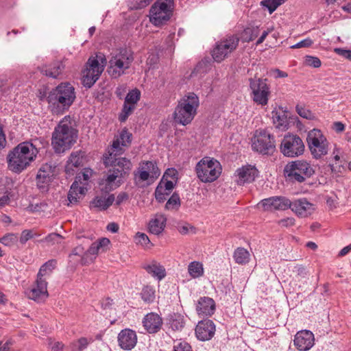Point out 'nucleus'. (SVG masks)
<instances>
[{
  "label": "nucleus",
  "instance_id": "nucleus-1",
  "mask_svg": "<svg viewBox=\"0 0 351 351\" xmlns=\"http://www.w3.org/2000/svg\"><path fill=\"white\" fill-rule=\"evenodd\" d=\"M103 160L106 167H112L108 169L106 176L99 182L101 191L108 193L118 188L123 182V178L130 173L132 165L130 160L125 157L114 158V157L104 156Z\"/></svg>",
  "mask_w": 351,
  "mask_h": 351
},
{
  "label": "nucleus",
  "instance_id": "nucleus-2",
  "mask_svg": "<svg viewBox=\"0 0 351 351\" xmlns=\"http://www.w3.org/2000/svg\"><path fill=\"white\" fill-rule=\"evenodd\" d=\"M38 154V149L36 143L32 141L19 143L7 156L8 169L16 173L22 172L36 159Z\"/></svg>",
  "mask_w": 351,
  "mask_h": 351
},
{
  "label": "nucleus",
  "instance_id": "nucleus-3",
  "mask_svg": "<svg viewBox=\"0 0 351 351\" xmlns=\"http://www.w3.org/2000/svg\"><path fill=\"white\" fill-rule=\"evenodd\" d=\"M75 97L74 87L68 82H62L49 93L47 100L53 114H62L69 110Z\"/></svg>",
  "mask_w": 351,
  "mask_h": 351
},
{
  "label": "nucleus",
  "instance_id": "nucleus-4",
  "mask_svg": "<svg viewBox=\"0 0 351 351\" xmlns=\"http://www.w3.org/2000/svg\"><path fill=\"white\" fill-rule=\"evenodd\" d=\"M77 131L73 128L69 116L64 117L55 128L51 144L56 153L69 149L76 142Z\"/></svg>",
  "mask_w": 351,
  "mask_h": 351
},
{
  "label": "nucleus",
  "instance_id": "nucleus-5",
  "mask_svg": "<svg viewBox=\"0 0 351 351\" xmlns=\"http://www.w3.org/2000/svg\"><path fill=\"white\" fill-rule=\"evenodd\" d=\"M199 97L193 93L184 96L178 102L173 112L174 121L182 125L189 124L197 114Z\"/></svg>",
  "mask_w": 351,
  "mask_h": 351
},
{
  "label": "nucleus",
  "instance_id": "nucleus-6",
  "mask_svg": "<svg viewBox=\"0 0 351 351\" xmlns=\"http://www.w3.org/2000/svg\"><path fill=\"white\" fill-rule=\"evenodd\" d=\"M134 60L132 53L125 48L119 49L110 53L108 72L113 78L122 75L130 68Z\"/></svg>",
  "mask_w": 351,
  "mask_h": 351
},
{
  "label": "nucleus",
  "instance_id": "nucleus-7",
  "mask_svg": "<svg viewBox=\"0 0 351 351\" xmlns=\"http://www.w3.org/2000/svg\"><path fill=\"white\" fill-rule=\"evenodd\" d=\"M221 170L220 162L210 157L202 158L195 166L197 178L205 183L213 182L216 180L221 175Z\"/></svg>",
  "mask_w": 351,
  "mask_h": 351
},
{
  "label": "nucleus",
  "instance_id": "nucleus-8",
  "mask_svg": "<svg viewBox=\"0 0 351 351\" xmlns=\"http://www.w3.org/2000/svg\"><path fill=\"white\" fill-rule=\"evenodd\" d=\"M315 173L314 168L304 160H297L287 164L284 169L285 176L292 182H303Z\"/></svg>",
  "mask_w": 351,
  "mask_h": 351
},
{
  "label": "nucleus",
  "instance_id": "nucleus-9",
  "mask_svg": "<svg viewBox=\"0 0 351 351\" xmlns=\"http://www.w3.org/2000/svg\"><path fill=\"white\" fill-rule=\"evenodd\" d=\"M306 142L313 158L321 159L328 154L330 143L320 130L314 128L310 130Z\"/></svg>",
  "mask_w": 351,
  "mask_h": 351
},
{
  "label": "nucleus",
  "instance_id": "nucleus-10",
  "mask_svg": "<svg viewBox=\"0 0 351 351\" xmlns=\"http://www.w3.org/2000/svg\"><path fill=\"white\" fill-rule=\"evenodd\" d=\"M160 175L156 162L154 161H143L134 172V180L136 184L147 182L148 185L153 183Z\"/></svg>",
  "mask_w": 351,
  "mask_h": 351
},
{
  "label": "nucleus",
  "instance_id": "nucleus-11",
  "mask_svg": "<svg viewBox=\"0 0 351 351\" xmlns=\"http://www.w3.org/2000/svg\"><path fill=\"white\" fill-rule=\"evenodd\" d=\"M173 0H157L149 10V20L156 26L167 21L171 15Z\"/></svg>",
  "mask_w": 351,
  "mask_h": 351
},
{
  "label": "nucleus",
  "instance_id": "nucleus-12",
  "mask_svg": "<svg viewBox=\"0 0 351 351\" xmlns=\"http://www.w3.org/2000/svg\"><path fill=\"white\" fill-rule=\"evenodd\" d=\"M249 82L252 100L258 105L266 106L271 94L270 86L267 84V80L250 78Z\"/></svg>",
  "mask_w": 351,
  "mask_h": 351
},
{
  "label": "nucleus",
  "instance_id": "nucleus-13",
  "mask_svg": "<svg viewBox=\"0 0 351 351\" xmlns=\"http://www.w3.org/2000/svg\"><path fill=\"white\" fill-rule=\"evenodd\" d=\"M304 147V144L299 136L289 134L283 137L280 149L285 156L295 158L303 154Z\"/></svg>",
  "mask_w": 351,
  "mask_h": 351
},
{
  "label": "nucleus",
  "instance_id": "nucleus-14",
  "mask_svg": "<svg viewBox=\"0 0 351 351\" xmlns=\"http://www.w3.org/2000/svg\"><path fill=\"white\" fill-rule=\"evenodd\" d=\"M252 147L263 155H271L276 149L275 141L268 132L261 130L254 136Z\"/></svg>",
  "mask_w": 351,
  "mask_h": 351
},
{
  "label": "nucleus",
  "instance_id": "nucleus-15",
  "mask_svg": "<svg viewBox=\"0 0 351 351\" xmlns=\"http://www.w3.org/2000/svg\"><path fill=\"white\" fill-rule=\"evenodd\" d=\"M239 42V38L234 35L227 36L217 42L212 51L214 60L217 62H221L237 48Z\"/></svg>",
  "mask_w": 351,
  "mask_h": 351
},
{
  "label": "nucleus",
  "instance_id": "nucleus-16",
  "mask_svg": "<svg viewBox=\"0 0 351 351\" xmlns=\"http://www.w3.org/2000/svg\"><path fill=\"white\" fill-rule=\"evenodd\" d=\"M104 66L99 62L97 58H90L86 69L83 72L82 83L85 87L90 88L99 79Z\"/></svg>",
  "mask_w": 351,
  "mask_h": 351
},
{
  "label": "nucleus",
  "instance_id": "nucleus-17",
  "mask_svg": "<svg viewBox=\"0 0 351 351\" xmlns=\"http://www.w3.org/2000/svg\"><path fill=\"white\" fill-rule=\"evenodd\" d=\"M110 243L108 238L103 237L93 242L82 256V265H88L94 262L99 253L106 252Z\"/></svg>",
  "mask_w": 351,
  "mask_h": 351
},
{
  "label": "nucleus",
  "instance_id": "nucleus-18",
  "mask_svg": "<svg viewBox=\"0 0 351 351\" xmlns=\"http://www.w3.org/2000/svg\"><path fill=\"white\" fill-rule=\"evenodd\" d=\"M257 206L265 211L285 210L291 206V200L284 196H273L262 199Z\"/></svg>",
  "mask_w": 351,
  "mask_h": 351
},
{
  "label": "nucleus",
  "instance_id": "nucleus-19",
  "mask_svg": "<svg viewBox=\"0 0 351 351\" xmlns=\"http://www.w3.org/2000/svg\"><path fill=\"white\" fill-rule=\"evenodd\" d=\"M132 134L126 129H123L119 136L113 141L110 148L108 150V155L106 156L117 158L124 152V147L128 146L131 143Z\"/></svg>",
  "mask_w": 351,
  "mask_h": 351
},
{
  "label": "nucleus",
  "instance_id": "nucleus-20",
  "mask_svg": "<svg viewBox=\"0 0 351 351\" xmlns=\"http://www.w3.org/2000/svg\"><path fill=\"white\" fill-rule=\"evenodd\" d=\"M293 344L300 351H308L315 344L313 333L308 330L298 331L294 337Z\"/></svg>",
  "mask_w": 351,
  "mask_h": 351
},
{
  "label": "nucleus",
  "instance_id": "nucleus-21",
  "mask_svg": "<svg viewBox=\"0 0 351 351\" xmlns=\"http://www.w3.org/2000/svg\"><path fill=\"white\" fill-rule=\"evenodd\" d=\"M29 299L37 302L45 301L48 297L47 280H41L36 278V282L26 291Z\"/></svg>",
  "mask_w": 351,
  "mask_h": 351
},
{
  "label": "nucleus",
  "instance_id": "nucleus-22",
  "mask_svg": "<svg viewBox=\"0 0 351 351\" xmlns=\"http://www.w3.org/2000/svg\"><path fill=\"white\" fill-rule=\"evenodd\" d=\"M215 325L210 319H204L198 322L195 328L197 338L202 341H208L214 336Z\"/></svg>",
  "mask_w": 351,
  "mask_h": 351
},
{
  "label": "nucleus",
  "instance_id": "nucleus-23",
  "mask_svg": "<svg viewBox=\"0 0 351 351\" xmlns=\"http://www.w3.org/2000/svg\"><path fill=\"white\" fill-rule=\"evenodd\" d=\"M143 326L145 330L150 334H154L160 330L162 326V319L156 313H149L143 319Z\"/></svg>",
  "mask_w": 351,
  "mask_h": 351
},
{
  "label": "nucleus",
  "instance_id": "nucleus-24",
  "mask_svg": "<svg viewBox=\"0 0 351 351\" xmlns=\"http://www.w3.org/2000/svg\"><path fill=\"white\" fill-rule=\"evenodd\" d=\"M119 346L123 350H130L137 343V336L135 331L125 328L118 335Z\"/></svg>",
  "mask_w": 351,
  "mask_h": 351
},
{
  "label": "nucleus",
  "instance_id": "nucleus-25",
  "mask_svg": "<svg viewBox=\"0 0 351 351\" xmlns=\"http://www.w3.org/2000/svg\"><path fill=\"white\" fill-rule=\"evenodd\" d=\"M297 215L306 217L311 215L315 210V206L309 202L306 198H300L293 202L291 201L289 207Z\"/></svg>",
  "mask_w": 351,
  "mask_h": 351
},
{
  "label": "nucleus",
  "instance_id": "nucleus-26",
  "mask_svg": "<svg viewBox=\"0 0 351 351\" xmlns=\"http://www.w3.org/2000/svg\"><path fill=\"white\" fill-rule=\"evenodd\" d=\"M237 182L239 185L253 182L258 176L257 169L252 166H244L238 169L236 171Z\"/></svg>",
  "mask_w": 351,
  "mask_h": 351
},
{
  "label": "nucleus",
  "instance_id": "nucleus-27",
  "mask_svg": "<svg viewBox=\"0 0 351 351\" xmlns=\"http://www.w3.org/2000/svg\"><path fill=\"white\" fill-rule=\"evenodd\" d=\"M273 123L276 128L281 131L287 130L289 125L287 112L282 108H275L272 112Z\"/></svg>",
  "mask_w": 351,
  "mask_h": 351
},
{
  "label": "nucleus",
  "instance_id": "nucleus-28",
  "mask_svg": "<svg viewBox=\"0 0 351 351\" xmlns=\"http://www.w3.org/2000/svg\"><path fill=\"white\" fill-rule=\"evenodd\" d=\"M196 311L199 316H210L215 311V301L208 297H201L196 304Z\"/></svg>",
  "mask_w": 351,
  "mask_h": 351
},
{
  "label": "nucleus",
  "instance_id": "nucleus-29",
  "mask_svg": "<svg viewBox=\"0 0 351 351\" xmlns=\"http://www.w3.org/2000/svg\"><path fill=\"white\" fill-rule=\"evenodd\" d=\"M114 196L113 194L105 195H97L90 202V209L97 210H105L108 209L114 202Z\"/></svg>",
  "mask_w": 351,
  "mask_h": 351
},
{
  "label": "nucleus",
  "instance_id": "nucleus-30",
  "mask_svg": "<svg viewBox=\"0 0 351 351\" xmlns=\"http://www.w3.org/2000/svg\"><path fill=\"white\" fill-rule=\"evenodd\" d=\"M56 166L51 163L43 164L39 169L36 180L38 183L47 184L51 181L54 175Z\"/></svg>",
  "mask_w": 351,
  "mask_h": 351
},
{
  "label": "nucleus",
  "instance_id": "nucleus-31",
  "mask_svg": "<svg viewBox=\"0 0 351 351\" xmlns=\"http://www.w3.org/2000/svg\"><path fill=\"white\" fill-rule=\"evenodd\" d=\"M167 218L162 214H156L149 223V232L155 234H160L166 226Z\"/></svg>",
  "mask_w": 351,
  "mask_h": 351
},
{
  "label": "nucleus",
  "instance_id": "nucleus-32",
  "mask_svg": "<svg viewBox=\"0 0 351 351\" xmlns=\"http://www.w3.org/2000/svg\"><path fill=\"white\" fill-rule=\"evenodd\" d=\"M143 267L148 274L159 281L162 280L166 276L165 267L156 261L145 264Z\"/></svg>",
  "mask_w": 351,
  "mask_h": 351
},
{
  "label": "nucleus",
  "instance_id": "nucleus-33",
  "mask_svg": "<svg viewBox=\"0 0 351 351\" xmlns=\"http://www.w3.org/2000/svg\"><path fill=\"white\" fill-rule=\"evenodd\" d=\"M86 191V186H80L78 182L75 180L74 182L71 184L68 193V200L69 201V203H77L80 196L85 195Z\"/></svg>",
  "mask_w": 351,
  "mask_h": 351
},
{
  "label": "nucleus",
  "instance_id": "nucleus-34",
  "mask_svg": "<svg viewBox=\"0 0 351 351\" xmlns=\"http://www.w3.org/2000/svg\"><path fill=\"white\" fill-rule=\"evenodd\" d=\"M64 66L61 62H55L49 66H44L41 69V73L46 76L57 78L62 73Z\"/></svg>",
  "mask_w": 351,
  "mask_h": 351
},
{
  "label": "nucleus",
  "instance_id": "nucleus-35",
  "mask_svg": "<svg viewBox=\"0 0 351 351\" xmlns=\"http://www.w3.org/2000/svg\"><path fill=\"white\" fill-rule=\"evenodd\" d=\"M85 154L84 152L82 150H78L75 152H73L67 161V164L66 166V169L67 170L72 169L71 167H78L82 165L83 159Z\"/></svg>",
  "mask_w": 351,
  "mask_h": 351
},
{
  "label": "nucleus",
  "instance_id": "nucleus-36",
  "mask_svg": "<svg viewBox=\"0 0 351 351\" xmlns=\"http://www.w3.org/2000/svg\"><path fill=\"white\" fill-rule=\"evenodd\" d=\"M250 253L244 247L237 248L233 254L234 261L239 265H245L250 261Z\"/></svg>",
  "mask_w": 351,
  "mask_h": 351
},
{
  "label": "nucleus",
  "instance_id": "nucleus-37",
  "mask_svg": "<svg viewBox=\"0 0 351 351\" xmlns=\"http://www.w3.org/2000/svg\"><path fill=\"white\" fill-rule=\"evenodd\" d=\"M56 261L55 260H49L43 264L37 274V279H40L41 280H46V276H48L52 270L56 267Z\"/></svg>",
  "mask_w": 351,
  "mask_h": 351
},
{
  "label": "nucleus",
  "instance_id": "nucleus-38",
  "mask_svg": "<svg viewBox=\"0 0 351 351\" xmlns=\"http://www.w3.org/2000/svg\"><path fill=\"white\" fill-rule=\"evenodd\" d=\"M188 271L189 275L193 278H197L203 276L204 267L202 263L198 261H193L188 265Z\"/></svg>",
  "mask_w": 351,
  "mask_h": 351
},
{
  "label": "nucleus",
  "instance_id": "nucleus-39",
  "mask_svg": "<svg viewBox=\"0 0 351 351\" xmlns=\"http://www.w3.org/2000/svg\"><path fill=\"white\" fill-rule=\"evenodd\" d=\"M142 300L148 304L152 303L155 300V289L152 286H145L141 293Z\"/></svg>",
  "mask_w": 351,
  "mask_h": 351
},
{
  "label": "nucleus",
  "instance_id": "nucleus-40",
  "mask_svg": "<svg viewBox=\"0 0 351 351\" xmlns=\"http://www.w3.org/2000/svg\"><path fill=\"white\" fill-rule=\"evenodd\" d=\"M169 324L172 330H181L184 326V317L180 315H174L169 319Z\"/></svg>",
  "mask_w": 351,
  "mask_h": 351
},
{
  "label": "nucleus",
  "instance_id": "nucleus-41",
  "mask_svg": "<svg viewBox=\"0 0 351 351\" xmlns=\"http://www.w3.org/2000/svg\"><path fill=\"white\" fill-rule=\"evenodd\" d=\"M93 170L89 168H84L81 173H80L77 177L75 180H77L82 186H86L88 184V181L93 176Z\"/></svg>",
  "mask_w": 351,
  "mask_h": 351
},
{
  "label": "nucleus",
  "instance_id": "nucleus-42",
  "mask_svg": "<svg viewBox=\"0 0 351 351\" xmlns=\"http://www.w3.org/2000/svg\"><path fill=\"white\" fill-rule=\"evenodd\" d=\"M286 0H263L261 5L266 8L270 14L274 12L278 6L282 5Z\"/></svg>",
  "mask_w": 351,
  "mask_h": 351
},
{
  "label": "nucleus",
  "instance_id": "nucleus-43",
  "mask_svg": "<svg viewBox=\"0 0 351 351\" xmlns=\"http://www.w3.org/2000/svg\"><path fill=\"white\" fill-rule=\"evenodd\" d=\"M135 109V106L134 104H130L124 102L122 110L119 116V119L121 122H125L130 114L132 112V111Z\"/></svg>",
  "mask_w": 351,
  "mask_h": 351
},
{
  "label": "nucleus",
  "instance_id": "nucleus-44",
  "mask_svg": "<svg viewBox=\"0 0 351 351\" xmlns=\"http://www.w3.org/2000/svg\"><path fill=\"white\" fill-rule=\"evenodd\" d=\"M18 240L17 234L9 233L0 238V243L5 246L11 247L16 244Z\"/></svg>",
  "mask_w": 351,
  "mask_h": 351
},
{
  "label": "nucleus",
  "instance_id": "nucleus-45",
  "mask_svg": "<svg viewBox=\"0 0 351 351\" xmlns=\"http://www.w3.org/2000/svg\"><path fill=\"white\" fill-rule=\"evenodd\" d=\"M141 97V92L138 89L135 88L130 90L126 95L125 101V103L134 104L136 106V104L139 101Z\"/></svg>",
  "mask_w": 351,
  "mask_h": 351
},
{
  "label": "nucleus",
  "instance_id": "nucleus-46",
  "mask_svg": "<svg viewBox=\"0 0 351 351\" xmlns=\"http://www.w3.org/2000/svg\"><path fill=\"white\" fill-rule=\"evenodd\" d=\"M296 111L298 114L302 118L313 120L315 119V114L308 109L302 105H297Z\"/></svg>",
  "mask_w": 351,
  "mask_h": 351
},
{
  "label": "nucleus",
  "instance_id": "nucleus-47",
  "mask_svg": "<svg viewBox=\"0 0 351 351\" xmlns=\"http://www.w3.org/2000/svg\"><path fill=\"white\" fill-rule=\"evenodd\" d=\"M154 194L156 199L158 202H163L165 200H166L167 196H169L171 193L167 191H165L162 187V184H158Z\"/></svg>",
  "mask_w": 351,
  "mask_h": 351
},
{
  "label": "nucleus",
  "instance_id": "nucleus-48",
  "mask_svg": "<svg viewBox=\"0 0 351 351\" xmlns=\"http://www.w3.org/2000/svg\"><path fill=\"white\" fill-rule=\"evenodd\" d=\"M173 351H193V350L189 343L180 340L174 341Z\"/></svg>",
  "mask_w": 351,
  "mask_h": 351
},
{
  "label": "nucleus",
  "instance_id": "nucleus-49",
  "mask_svg": "<svg viewBox=\"0 0 351 351\" xmlns=\"http://www.w3.org/2000/svg\"><path fill=\"white\" fill-rule=\"evenodd\" d=\"M305 62L306 65L313 68H319L322 65L321 60L317 57L312 56H306Z\"/></svg>",
  "mask_w": 351,
  "mask_h": 351
},
{
  "label": "nucleus",
  "instance_id": "nucleus-50",
  "mask_svg": "<svg viewBox=\"0 0 351 351\" xmlns=\"http://www.w3.org/2000/svg\"><path fill=\"white\" fill-rule=\"evenodd\" d=\"M178 231L182 234H188L189 232H194L195 228L187 223H180L177 226Z\"/></svg>",
  "mask_w": 351,
  "mask_h": 351
},
{
  "label": "nucleus",
  "instance_id": "nucleus-51",
  "mask_svg": "<svg viewBox=\"0 0 351 351\" xmlns=\"http://www.w3.org/2000/svg\"><path fill=\"white\" fill-rule=\"evenodd\" d=\"M180 197L178 194L173 193L166 203L165 207L167 209L173 208L175 206L180 205Z\"/></svg>",
  "mask_w": 351,
  "mask_h": 351
},
{
  "label": "nucleus",
  "instance_id": "nucleus-52",
  "mask_svg": "<svg viewBox=\"0 0 351 351\" xmlns=\"http://www.w3.org/2000/svg\"><path fill=\"white\" fill-rule=\"evenodd\" d=\"M136 241L138 244L147 247L150 243L149 239L145 233L137 232L135 237Z\"/></svg>",
  "mask_w": 351,
  "mask_h": 351
},
{
  "label": "nucleus",
  "instance_id": "nucleus-53",
  "mask_svg": "<svg viewBox=\"0 0 351 351\" xmlns=\"http://www.w3.org/2000/svg\"><path fill=\"white\" fill-rule=\"evenodd\" d=\"M152 1V0H132L130 8L134 10L142 9L149 5Z\"/></svg>",
  "mask_w": 351,
  "mask_h": 351
},
{
  "label": "nucleus",
  "instance_id": "nucleus-54",
  "mask_svg": "<svg viewBox=\"0 0 351 351\" xmlns=\"http://www.w3.org/2000/svg\"><path fill=\"white\" fill-rule=\"evenodd\" d=\"M86 252L84 247L82 245H79L77 247H75L73 250L72 252L70 254L69 257L72 258L74 256H77L80 257L79 261L82 264V256Z\"/></svg>",
  "mask_w": 351,
  "mask_h": 351
},
{
  "label": "nucleus",
  "instance_id": "nucleus-55",
  "mask_svg": "<svg viewBox=\"0 0 351 351\" xmlns=\"http://www.w3.org/2000/svg\"><path fill=\"white\" fill-rule=\"evenodd\" d=\"M33 238L32 231L30 230H24L21 234L19 241L21 243L25 244L27 241Z\"/></svg>",
  "mask_w": 351,
  "mask_h": 351
},
{
  "label": "nucleus",
  "instance_id": "nucleus-56",
  "mask_svg": "<svg viewBox=\"0 0 351 351\" xmlns=\"http://www.w3.org/2000/svg\"><path fill=\"white\" fill-rule=\"evenodd\" d=\"M61 239H62V237L60 234L58 233H51L44 239V241L45 242L54 244L55 243H58V240Z\"/></svg>",
  "mask_w": 351,
  "mask_h": 351
},
{
  "label": "nucleus",
  "instance_id": "nucleus-57",
  "mask_svg": "<svg viewBox=\"0 0 351 351\" xmlns=\"http://www.w3.org/2000/svg\"><path fill=\"white\" fill-rule=\"evenodd\" d=\"M313 43V40L311 38H306L304 39L295 45H293L291 46V48L293 49H298L302 47H308L312 45Z\"/></svg>",
  "mask_w": 351,
  "mask_h": 351
},
{
  "label": "nucleus",
  "instance_id": "nucleus-58",
  "mask_svg": "<svg viewBox=\"0 0 351 351\" xmlns=\"http://www.w3.org/2000/svg\"><path fill=\"white\" fill-rule=\"evenodd\" d=\"M158 184H162V187L165 191H167L169 193H171L173 189L174 188L175 183L172 180H167L163 181L162 180Z\"/></svg>",
  "mask_w": 351,
  "mask_h": 351
},
{
  "label": "nucleus",
  "instance_id": "nucleus-59",
  "mask_svg": "<svg viewBox=\"0 0 351 351\" xmlns=\"http://www.w3.org/2000/svg\"><path fill=\"white\" fill-rule=\"evenodd\" d=\"M278 223L279 226H280L282 227H285V228L291 227L294 225L295 219L293 217L284 218V219L279 220Z\"/></svg>",
  "mask_w": 351,
  "mask_h": 351
},
{
  "label": "nucleus",
  "instance_id": "nucleus-60",
  "mask_svg": "<svg viewBox=\"0 0 351 351\" xmlns=\"http://www.w3.org/2000/svg\"><path fill=\"white\" fill-rule=\"evenodd\" d=\"M167 179L168 178H170L173 179L174 181H176L178 178V171L174 168H169L166 170V171L164 173L163 178Z\"/></svg>",
  "mask_w": 351,
  "mask_h": 351
},
{
  "label": "nucleus",
  "instance_id": "nucleus-61",
  "mask_svg": "<svg viewBox=\"0 0 351 351\" xmlns=\"http://www.w3.org/2000/svg\"><path fill=\"white\" fill-rule=\"evenodd\" d=\"M334 51L341 56H343L348 60H351V51L350 50H347V49H342V48H335L334 49Z\"/></svg>",
  "mask_w": 351,
  "mask_h": 351
},
{
  "label": "nucleus",
  "instance_id": "nucleus-62",
  "mask_svg": "<svg viewBox=\"0 0 351 351\" xmlns=\"http://www.w3.org/2000/svg\"><path fill=\"white\" fill-rule=\"evenodd\" d=\"M332 128L337 133H341L345 130V125L341 121H336L333 123Z\"/></svg>",
  "mask_w": 351,
  "mask_h": 351
},
{
  "label": "nucleus",
  "instance_id": "nucleus-63",
  "mask_svg": "<svg viewBox=\"0 0 351 351\" xmlns=\"http://www.w3.org/2000/svg\"><path fill=\"white\" fill-rule=\"evenodd\" d=\"M106 228L109 232L116 233L118 232L119 228L117 223L112 222L108 223Z\"/></svg>",
  "mask_w": 351,
  "mask_h": 351
},
{
  "label": "nucleus",
  "instance_id": "nucleus-64",
  "mask_svg": "<svg viewBox=\"0 0 351 351\" xmlns=\"http://www.w3.org/2000/svg\"><path fill=\"white\" fill-rule=\"evenodd\" d=\"M64 344L61 342H55L51 346V351H62Z\"/></svg>",
  "mask_w": 351,
  "mask_h": 351
}]
</instances>
